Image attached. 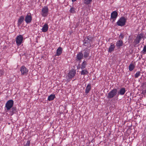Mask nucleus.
<instances>
[{
	"label": "nucleus",
	"mask_w": 146,
	"mask_h": 146,
	"mask_svg": "<svg viewBox=\"0 0 146 146\" xmlns=\"http://www.w3.org/2000/svg\"><path fill=\"white\" fill-rule=\"evenodd\" d=\"M135 67V66L133 64H131L129 66V69L130 71H132Z\"/></svg>",
	"instance_id": "5701e85b"
},
{
	"label": "nucleus",
	"mask_w": 146,
	"mask_h": 146,
	"mask_svg": "<svg viewBox=\"0 0 146 146\" xmlns=\"http://www.w3.org/2000/svg\"><path fill=\"white\" fill-rule=\"evenodd\" d=\"M119 37H120L121 38H124L123 35L122 34H120L119 36Z\"/></svg>",
	"instance_id": "c85d7f7f"
},
{
	"label": "nucleus",
	"mask_w": 146,
	"mask_h": 146,
	"mask_svg": "<svg viewBox=\"0 0 146 146\" xmlns=\"http://www.w3.org/2000/svg\"><path fill=\"white\" fill-rule=\"evenodd\" d=\"M48 25L47 24H45L42 29V31L44 33L46 32L48 29Z\"/></svg>",
	"instance_id": "dca6fc26"
},
{
	"label": "nucleus",
	"mask_w": 146,
	"mask_h": 146,
	"mask_svg": "<svg viewBox=\"0 0 146 146\" xmlns=\"http://www.w3.org/2000/svg\"><path fill=\"white\" fill-rule=\"evenodd\" d=\"M93 38L90 36H88L85 37L84 40V45L87 47V48H89L92 46V42Z\"/></svg>",
	"instance_id": "f257e3e1"
},
{
	"label": "nucleus",
	"mask_w": 146,
	"mask_h": 146,
	"mask_svg": "<svg viewBox=\"0 0 146 146\" xmlns=\"http://www.w3.org/2000/svg\"><path fill=\"white\" fill-rule=\"evenodd\" d=\"M117 90L116 89H113L110 91L108 93L107 98L108 99H111L115 96L117 94Z\"/></svg>",
	"instance_id": "7ed1b4c3"
},
{
	"label": "nucleus",
	"mask_w": 146,
	"mask_h": 146,
	"mask_svg": "<svg viewBox=\"0 0 146 146\" xmlns=\"http://www.w3.org/2000/svg\"><path fill=\"white\" fill-rule=\"evenodd\" d=\"M144 37V34L143 33H141L138 34L136 37V38L134 40L133 43L135 46L139 45V44L140 43V41L142 38H143Z\"/></svg>",
	"instance_id": "f03ea898"
},
{
	"label": "nucleus",
	"mask_w": 146,
	"mask_h": 146,
	"mask_svg": "<svg viewBox=\"0 0 146 146\" xmlns=\"http://www.w3.org/2000/svg\"><path fill=\"white\" fill-rule=\"evenodd\" d=\"M86 63L85 61H83L81 65V68L82 69H84L86 67Z\"/></svg>",
	"instance_id": "b1692460"
},
{
	"label": "nucleus",
	"mask_w": 146,
	"mask_h": 146,
	"mask_svg": "<svg viewBox=\"0 0 146 146\" xmlns=\"http://www.w3.org/2000/svg\"><path fill=\"white\" fill-rule=\"evenodd\" d=\"M21 74L23 75H27L28 72V70L25 66H22L21 67L20 69Z\"/></svg>",
	"instance_id": "9d476101"
},
{
	"label": "nucleus",
	"mask_w": 146,
	"mask_h": 146,
	"mask_svg": "<svg viewBox=\"0 0 146 146\" xmlns=\"http://www.w3.org/2000/svg\"><path fill=\"white\" fill-rule=\"evenodd\" d=\"M125 91V88H122L120 89L118 94L120 95H123L124 94Z\"/></svg>",
	"instance_id": "aec40b11"
},
{
	"label": "nucleus",
	"mask_w": 146,
	"mask_h": 146,
	"mask_svg": "<svg viewBox=\"0 0 146 146\" xmlns=\"http://www.w3.org/2000/svg\"><path fill=\"white\" fill-rule=\"evenodd\" d=\"M84 56L85 58H87L89 56L90 50L88 48H86L84 50Z\"/></svg>",
	"instance_id": "f8f14e48"
},
{
	"label": "nucleus",
	"mask_w": 146,
	"mask_h": 146,
	"mask_svg": "<svg viewBox=\"0 0 146 146\" xmlns=\"http://www.w3.org/2000/svg\"><path fill=\"white\" fill-rule=\"evenodd\" d=\"M62 48L61 47H59L56 50V56H59L60 55L62 54Z\"/></svg>",
	"instance_id": "f3484780"
},
{
	"label": "nucleus",
	"mask_w": 146,
	"mask_h": 146,
	"mask_svg": "<svg viewBox=\"0 0 146 146\" xmlns=\"http://www.w3.org/2000/svg\"><path fill=\"white\" fill-rule=\"evenodd\" d=\"M70 12L71 13H75L76 12L75 8L74 7H71L70 10Z\"/></svg>",
	"instance_id": "a878e982"
},
{
	"label": "nucleus",
	"mask_w": 146,
	"mask_h": 146,
	"mask_svg": "<svg viewBox=\"0 0 146 146\" xmlns=\"http://www.w3.org/2000/svg\"><path fill=\"white\" fill-rule=\"evenodd\" d=\"M123 41L121 40H119L117 41L116 43V46L117 47V48H119L120 47L123 45Z\"/></svg>",
	"instance_id": "2eb2a0df"
},
{
	"label": "nucleus",
	"mask_w": 146,
	"mask_h": 146,
	"mask_svg": "<svg viewBox=\"0 0 146 146\" xmlns=\"http://www.w3.org/2000/svg\"><path fill=\"white\" fill-rule=\"evenodd\" d=\"M55 97V95L51 94L48 97V100L49 101H51L53 100Z\"/></svg>",
	"instance_id": "4be33fe9"
},
{
	"label": "nucleus",
	"mask_w": 146,
	"mask_h": 146,
	"mask_svg": "<svg viewBox=\"0 0 146 146\" xmlns=\"http://www.w3.org/2000/svg\"><path fill=\"white\" fill-rule=\"evenodd\" d=\"M126 21L124 17H121L117 22V24L119 26H123L125 25Z\"/></svg>",
	"instance_id": "20e7f679"
},
{
	"label": "nucleus",
	"mask_w": 146,
	"mask_h": 146,
	"mask_svg": "<svg viewBox=\"0 0 146 146\" xmlns=\"http://www.w3.org/2000/svg\"><path fill=\"white\" fill-rule=\"evenodd\" d=\"M92 1V0H83L84 3L86 5L91 4Z\"/></svg>",
	"instance_id": "412c9836"
},
{
	"label": "nucleus",
	"mask_w": 146,
	"mask_h": 146,
	"mask_svg": "<svg viewBox=\"0 0 146 146\" xmlns=\"http://www.w3.org/2000/svg\"><path fill=\"white\" fill-rule=\"evenodd\" d=\"M48 7H44L42 8L41 14L42 16L46 17L48 15Z\"/></svg>",
	"instance_id": "0eeeda50"
},
{
	"label": "nucleus",
	"mask_w": 146,
	"mask_h": 146,
	"mask_svg": "<svg viewBox=\"0 0 146 146\" xmlns=\"http://www.w3.org/2000/svg\"><path fill=\"white\" fill-rule=\"evenodd\" d=\"M32 20V17L30 13H27L25 17V21L27 24H29L31 22Z\"/></svg>",
	"instance_id": "6e6552de"
},
{
	"label": "nucleus",
	"mask_w": 146,
	"mask_h": 146,
	"mask_svg": "<svg viewBox=\"0 0 146 146\" xmlns=\"http://www.w3.org/2000/svg\"><path fill=\"white\" fill-rule=\"evenodd\" d=\"M115 48V46L114 44L111 43V44L109 48L108 52H111L114 50V49Z\"/></svg>",
	"instance_id": "a211bd4d"
},
{
	"label": "nucleus",
	"mask_w": 146,
	"mask_h": 146,
	"mask_svg": "<svg viewBox=\"0 0 146 146\" xmlns=\"http://www.w3.org/2000/svg\"><path fill=\"white\" fill-rule=\"evenodd\" d=\"M77 0H72V2H74L76 1Z\"/></svg>",
	"instance_id": "c756f323"
},
{
	"label": "nucleus",
	"mask_w": 146,
	"mask_h": 146,
	"mask_svg": "<svg viewBox=\"0 0 146 146\" xmlns=\"http://www.w3.org/2000/svg\"><path fill=\"white\" fill-rule=\"evenodd\" d=\"M88 73V72L86 70H82L81 72V74L84 75H86Z\"/></svg>",
	"instance_id": "393cba45"
},
{
	"label": "nucleus",
	"mask_w": 146,
	"mask_h": 146,
	"mask_svg": "<svg viewBox=\"0 0 146 146\" xmlns=\"http://www.w3.org/2000/svg\"><path fill=\"white\" fill-rule=\"evenodd\" d=\"M83 54L81 52H80L77 54L76 56V60L77 61L80 60L83 58Z\"/></svg>",
	"instance_id": "4468645a"
},
{
	"label": "nucleus",
	"mask_w": 146,
	"mask_h": 146,
	"mask_svg": "<svg viewBox=\"0 0 146 146\" xmlns=\"http://www.w3.org/2000/svg\"><path fill=\"white\" fill-rule=\"evenodd\" d=\"M76 74V71L74 70H72L70 71L68 74V77L70 78H72L75 76Z\"/></svg>",
	"instance_id": "9b49d317"
},
{
	"label": "nucleus",
	"mask_w": 146,
	"mask_h": 146,
	"mask_svg": "<svg viewBox=\"0 0 146 146\" xmlns=\"http://www.w3.org/2000/svg\"><path fill=\"white\" fill-rule=\"evenodd\" d=\"M140 75V72L139 71L137 72L135 75V78H137Z\"/></svg>",
	"instance_id": "bb28decb"
},
{
	"label": "nucleus",
	"mask_w": 146,
	"mask_h": 146,
	"mask_svg": "<svg viewBox=\"0 0 146 146\" xmlns=\"http://www.w3.org/2000/svg\"><path fill=\"white\" fill-rule=\"evenodd\" d=\"M23 37L22 35H19L17 36L16 38V42L17 45L19 46L23 42Z\"/></svg>",
	"instance_id": "423d86ee"
},
{
	"label": "nucleus",
	"mask_w": 146,
	"mask_h": 146,
	"mask_svg": "<svg viewBox=\"0 0 146 146\" xmlns=\"http://www.w3.org/2000/svg\"><path fill=\"white\" fill-rule=\"evenodd\" d=\"M91 89V86L90 84H88L86 87L85 89V93L86 94H88Z\"/></svg>",
	"instance_id": "6ab92c4d"
},
{
	"label": "nucleus",
	"mask_w": 146,
	"mask_h": 146,
	"mask_svg": "<svg viewBox=\"0 0 146 146\" xmlns=\"http://www.w3.org/2000/svg\"><path fill=\"white\" fill-rule=\"evenodd\" d=\"M30 144V142L28 140L27 141L26 143L24 146H29Z\"/></svg>",
	"instance_id": "cd10ccee"
},
{
	"label": "nucleus",
	"mask_w": 146,
	"mask_h": 146,
	"mask_svg": "<svg viewBox=\"0 0 146 146\" xmlns=\"http://www.w3.org/2000/svg\"><path fill=\"white\" fill-rule=\"evenodd\" d=\"M14 101L12 100H9L7 101L5 104V107L7 110H9L13 106Z\"/></svg>",
	"instance_id": "39448f33"
},
{
	"label": "nucleus",
	"mask_w": 146,
	"mask_h": 146,
	"mask_svg": "<svg viewBox=\"0 0 146 146\" xmlns=\"http://www.w3.org/2000/svg\"><path fill=\"white\" fill-rule=\"evenodd\" d=\"M24 19V17L23 16H21L17 22V26L19 27L22 24V23Z\"/></svg>",
	"instance_id": "ddd939ff"
},
{
	"label": "nucleus",
	"mask_w": 146,
	"mask_h": 146,
	"mask_svg": "<svg viewBox=\"0 0 146 146\" xmlns=\"http://www.w3.org/2000/svg\"><path fill=\"white\" fill-rule=\"evenodd\" d=\"M117 16L118 13L117 11H114L111 13L110 19L112 20V22L115 21Z\"/></svg>",
	"instance_id": "1a4fd4ad"
}]
</instances>
